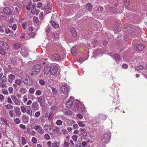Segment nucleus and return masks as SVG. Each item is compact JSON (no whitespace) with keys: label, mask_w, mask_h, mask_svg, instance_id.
I'll list each match as a JSON object with an SVG mask.
<instances>
[{"label":"nucleus","mask_w":147,"mask_h":147,"mask_svg":"<svg viewBox=\"0 0 147 147\" xmlns=\"http://www.w3.org/2000/svg\"><path fill=\"white\" fill-rule=\"evenodd\" d=\"M41 68V65L39 64H36L34 65L32 69L31 74L34 75L39 73Z\"/></svg>","instance_id":"obj_1"},{"label":"nucleus","mask_w":147,"mask_h":147,"mask_svg":"<svg viewBox=\"0 0 147 147\" xmlns=\"http://www.w3.org/2000/svg\"><path fill=\"white\" fill-rule=\"evenodd\" d=\"M69 89L67 86L65 85L61 86L59 90L61 93L62 94H65L68 93Z\"/></svg>","instance_id":"obj_2"},{"label":"nucleus","mask_w":147,"mask_h":147,"mask_svg":"<svg viewBox=\"0 0 147 147\" xmlns=\"http://www.w3.org/2000/svg\"><path fill=\"white\" fill-rule=\"evenodd\" d=\"M111 136L109 134H104L101 137L102 141L105 144L108 143L110 140Z\"/></svg>","instance_id":"obj_3"},{"label":"nucleus","mask_w":147,"mask_h":147,"mask_svg":"<svg viewBox=\"0 0 147 147\" xmlns=\"http://www.w3.org/2000/svg\"><path fill=\"white\" fill-rule=\"evenodd\" d=\"M44 13L46 14L49 13L51 12L52 10L51 5L49 3H46L44 6Z\"/></svg>","instance_id":"obj_4"},{"label":"nucleus","mask_w":147,"mask_h":147,"mask_svg":"<svg viewBox=\"0 0 147 147\" xmlns=\"http://www.w3.org/2000/svg\"><path fill=\"white\" fill-rule=\"evenodd\" d=\"M0 48L5 50H7L9 49L7 44L3 41H0Z\"/></svg>","instance_id":"obj_5"},{"label":"nucleus","mask_w":147,"mask_h":147,"mask_svg":"<svg viewBox=\"0 0 147 147\" xmlns=\"http://www.w3.org/2000/svg\"><path fill=\"white\" fill-rule=\"evenodd\" d=\"M36 99L40 103L41 106H42L44 105L45 100V97L43 95L37 98Z\"/></svg>","instance_id":"obj_6"},{"label":"nucleus","mask_w":147,"mask_h":147,"mask_svg":"<svg viewBox=\"0 0 147 147\" xmlns=\"http://www.w3.org/2000/svg\"><path fill=\"white\" fill-rule=\"evenodd\" d=\"M74 99L73 97L71 96L70 97L66 103V106L68 108L70 107L71 106H72L73 102H74L73 101L72 99Z\"/></svg>","instance_id":"obj_7"},{"label":"nucleus","mask_w":147,"mask_h":147,"mask_svg":"<svg viewBox=\"0 0 147 147\" xmlns=\"http://www.w3.org/2000/svg\"><path fill=\"white\" fill-rule=\"evenodd\" d=\"M21 53L24 57H26L28 56V51L25 47L22 48L21 50Z\"/></svg>","instance_id":"obj_8"},{"label":"nucleus","mask_w":147,"mask_h":147,"mask_svg":"<svg viewBox=\"0 0 147 147\" xmlns=\"http://www.w3.org/2000/svg\"><path fill=\"white\" fill-rule=\"evenodd\" d=\"M58 71L57 67L56 66H52L50 67V73L52 75L57 74Z\"/></svg>","instance_id":"obj_9"},{"label":"nucleus","mask_w":147,"mask_h":147,"mask_svg":"<svg viewBox=\"0 0 147 147\" xmlns=\"http://www.w3.org/2000/svg\"><path fill=\"white\" fill-rule=\"evenodd\" d=\"M126 30L127 31V33L129 35H131L132 33L136 32L135 29L134 28H132L130 27H127L126 28Z\"/></svg>","instance_id":"obj_10"},{"label":"nucleus","mask_w":147,"mask_h":147,"mask_svg":"<svg viewBox=\"0 0 147 147\" xmlns=\"http://www.w3.org/2000/svg\"><path fill=\"white\" fill-rule=\"evenodd\" d=\"M43 71L45 74L48 75L50 72V67L48 65H46L44 67Z\"/></svg>","instance_id":"obj_11"},{"label":"nucleus","mask_w":147,"mask_h":147,"mask_svg":"<svg viewBox=\"0 0 147 147\" xmlns=\"http://www.w3.org/2000/svg\"><path fill=\"white\" fill-rule=\"evenodd\" d=\"M3 10L5 15H9L12 14V11L11 9L8 7L4 8Z\"/></svg>","instance_id":"obj_12"},{"label":"nucleus","mask_w":147,"mask_h":147,"mask_svg":"<svg viewBox=\"0 0 147 147\" xmlns=\"http://www.w3.org/2000/svg\"><path fill=\"white\" fill-rule=\"evenodd\" d=\"M15 76L13 74H9L8 76V81L9 82H12L15 79Z\"/></svg>","instance_id":"obj_13"},{"label":"nucleus","mask_w":147,"mask_h":147,"mask_svg":"<svg viewBox=\"0 0 147 147\" xmlns=\"http://www.w3.org/2000/svg\"><path fill=\"white\" fill-rule=\"evenodd\" d=\"M32 110L34 111H36L38 109V105L37 103L35 102H33L31 106Z\"/></svg>","instance_id":"obj_14"},{"label":"nucleus","mask_w":147,"mask_h":147,"mask_svg":"<svg viewBox=\"0 0 147 147\" xmlns=\"http://www.w3.org/2000/svg\"><path fill=\"white\" fill-rule=\"evenodd\" d=\"M136 47L138 51H142L144 49L145 46L142 44H138L136 45Z\"/></svg>","instance_id":"obj_15"},{"label":"nucleus","mask_w":147,"mask_h":147,"mask_svg":"<svg viewBox=\"0 0 147 147\" xmlns=\"http://www.w3.org/2000/svg\"><path fill=\"white\" fill-rule=\"evenodd\" d=\"M51 58L53 59L57 60L60 59L61 57L59 55L55 54L52 55Z\"/></svg>","instance_id":"obj_16"},{"label":"nucleus","mask_w":147,"mask_h":147,"mask_svg":"<svg viewBox=\"0 0 147 147\" xmlns=\"http://www.w3.org/2000/svg\"><path fill=\"white\" fill-rule=\"evenodd\" d=\"M51 24L53 27L55 28H57L59 27V24L55 22L53 20H51Z\"/></svg>","instance_id":"obj_17"},{"label":"nucleus","mask_w":147,"mask_h":147,"mask_svg":"<svg viewBox=\"0 0 147 147\" xmlns=\"http://www.w3.org/2000/svg\"><path fill=\"white\" fill-rule=\"evenodd\" d=\"M70 31L73 36L74 37H76L77 36V34L76 30L74 28H70Z\"/></svg>","instance_id":"obj_18"},{"label":"nucleus","mask_w":147,"mask_h":147,"mask_svg":"<svg viewBox=\"0 0 147 147\" xmlns=\"http://www.w3.org/2000/svg\"><path fill=\"white\" fill-rule=\"evenodd\" d=\"M26 111L27 113L30 116H32V110L30 106H27V110Z\"/></svg>","instance_id":"obj_19"},{"label":"nucleus","mask_w":147,"mask_h":147,"mask_svg":"<svg viewBox=\"0 0 147 147\" xmlns=\"http://www.w3.org/2000/svg\"><path fill=\"white\" fill-rule=\"evenodd\" d=\"M22 79L24 83L28 85H31L32 84V83L30 81V79L29 80V82L28 81V79L26 78H25L24 79L23 78Z\"/></svg>","instance_id":"obj_20"},{"label":"nucleus","mask_w":147,"mask_h":147,"mask_svg":"<svg viewBox=\"0 0 147 147\" xmlns=\"http://www.w3.org/2000/svg\"><path fill=\"white\" fill-rule=\"evenodd\" d=\"M85 6L86 9L87 10V11H92V5L90 4L87 3Z\"/></svg>","instance_id":"obj_21"},{"label":"nucleus","mask_w":147,"mask_h":147,"mask_svg":"<svg viewBox=\"0 0 147 147\" xmlns=\"http://www.w3.org/2000/svg\"><path fill=\"white\" fill-rule=\"evenodd\" d=\"M72 106L73 107V110L75 111H76L78 110L79 108V106L75 102H73Z\"/></svg>","instance_id":"obj_22"},{"label":"nucleus","mask_w":147,"mask_h":147,"mask_svg":"<svg viewBox=\"0 0 147 147\" xmlns=\"http://www.w3.org/2000/svg\"><path fill=\"white\" fill-rule=\"evenodd\" d=\"M1 121H2L5 124V126L6 127H9V125L8 123H7V120L3 118V117H1Z\"/></svg>","instance_id":"obj_23"},{"label":"nucleus","mask_w":147,"mask_h":147,"mask_svg":"<svg viewBox=\"0 0 147 147\" xmlns=\"http://www.w3.org/2000/svg\"><path fill=\"white\" fill-rule=\"evenodd\" d=\"M64 114L66 115H70L72 114L71 111L69 110L66 109L64 110Z\"/></svg>","instance_id":"obj_24"},{"label":"nucleus","mask_w":147,"mask_h":147,"mask_svg":"<svg viewBox=\"0 0 147 147\" xmlns=\"http://www.w3.org/2000/svg\"><path fill=\"white\" fill-rule=\"evenodd\" d=\"M7 81V78L6 76H4L1 78H0V84L3 82H5Z\"/></svg>","instance_id":"obj_25"},{"label":"nucleus","mask_w":147,"mask_h":147,"mask_svg":"<svg viewBox=\"0 0 147 147\" xmlns=\"http://www.w3.org/2000/svg\"><path fill=\"white\" fill-rule=\"evenodd\" d=\"M114 60L115 61L116 63H118L120 59V57L119 54H116L115 55H114Z\"/></svg>","instance_id":"obj_26"},{"label":"nucleus","mask_w":147,"mask_h":147,"mask_svg":"<svg viewBox=\"0 0 147 147\" xmlns=\"http://www.w3.org/2000/svg\"><path fill=\"white\" fill-rule=\"evenodd\" d=\"M16 109V115L17 116H20L21 115V113L20 111V108L18 107H17Z\"/></svg>","instance_id":"obj_27"},{"label":"nucleus","mask_w":147,"mask_h":147,"mask_svg":"<svg viewBox=\"0 0 147 147\" xmlns=\"http://www.w3.org/2000/svg\"><path fill=\"white\" fill-rule=\"evenodd\" d=\"M26 90L25 88L22 87L20 89L19 92L22 94H24L26 92Z\"/></svg>","instance_id":"obj_28"},{"label":"nucleus","mask_w":147,"mask_h":147,"mask_svg":"<svg viewBox=\"0 0 147 147\" xmlns=\"http://www.w3.org/2000/svg\"><path fill=\"white\" fill-rule=\"evenodd\" d=\"M5 32L6 34H13V32L12 31H11L8 28H6L5 30Z\"/></svg>","instance_id":"obj_29"},{"label":"nucleus","mask_w":147,"mask_h":147,"mask_svg":"<svg viewBox=\"0 0 147 147\" xmlns=\"http://www.w3.org/2000/svg\"><path fill=\"white\" fill-rule=\"evenodd\" d=\"M44 128L45 130H47L48 129L49 130H51V126L50 125L45 124L44 126Z\"/></svg>","instance_id":"obj_30"},{"label":"nucleus","mask_w":147,"mask_h":147,"mask_svg":"<svg viewBox=\"0 0 147 147\" xmlns=\"http://www.w3.org/2000/svg\"><path fill=\"white\" fill-rule=\"evenodd\" d=\"M52 29V28L49 27V26H47L46 28V32L47 35L48 34L51 32Z\"/></svg>","instance_id":"obj_31"},{"label":"nucleus","mask_w":147,"mask_h":147,"mask_svg":"<svg viewBox=\"0 0 147 147\" xmlns=\"http://www.w3.org/2000/svg\"><path fill=\"white\" fill-rule=\"evenodd\" d=\"M23 121L25 123H27L28 122L29 119L28 118L24 115L22 116Z\"/></svg>","instance_id":"obj_32"},{"label":"nucleus","mask_w":147,"mask_h":147,"mask_svg":"<svg viewBox=\"0 0 147 147\" xmlns=\"http://www.w3.org/2000/svg\"><path fill=\"white\" fill-rule=\"evenodd\" d=\"M20 101L18 98H17L14 100V103L16 105L19 106L20 105Z\"/></svg>","instance_id":"obj_33"},{"label":"nucleus","mask_w":147,"mask_h":147,"mask_svg":"<svg viewBox=\"0 0 147 147\" xmlns=\"http://www.w3.org/2000/svg\"><path fill=\"white\" fill-rule=\"evenodd\" d=\"M38 82L40 84L41 86H44L45 85V81L42 79L39 80Z\"/></svg>","instance_id":"obj_34"},{"label":"nucleus","mask_w":147,"mask_h":147,"mask_svg":"<svg viewBox=\"0 0 147 147\" xmlns=\"http://www.w3.org/2000/svg\"><path fill=\"white\" fill-rule=\"evenodd\" d=\"M54 116V113L52 112L49 113V116L48 117V119L49 121L51 120Z\"/></svg>","instance_id":"obj_35"},{"label":"nucleus","mask_w":147,"mask_h":147,"mask_svg":"<svg viewBox=\"0 0 147 147\" xmlns=\"http://www.w3.org/2000/svg\"><path fill=\"white\" fill-rule=\"evenodd\" d=\"M22 81L20 79L16 80L15 81V83L18 85L19 86L22 84Z\"/></svg>","instance_id":"obj_36"},{"label":"nucleus","mask_w":147,"mask_h":147,"mask_svg":"<svg viewBox=\"0 0 147 147\" xmlns=\"http://www.w3.org/2000/svg\"><path fill=\"white\" fill-rule=\"evenodd\" d=\"M143 68L144 67L142 65H139L135 67V69L138 71L142 70Z\"/></svg>","instance_id":"obj_37"},{"label":"nucleus","mask_w":147,"mask_h":147,"mask_svg":"<svg viewBox=\"0 0 147 147\" xmlns=\"http://www.w3.org/2000/svg\"><path fill=\"white\" fill-rule=\"evenodd\" d=\"M20 47L21 45L20 44L16 43L14 45V48L16 50L20 48Z\"/></svg>","instance_id":"obj_38"},{"label":"nucleus","mask_w":147,"mask_h":147,"mask_svg":"<svg viewBox=\"0 0 147 147\" xmlns=\"http://www.w3.org/2000/svg\"><path fill=\"white\" fill-rule=\"evenodd\" d=\"M109 10L114 13L116 12L117 9L115 7H113L110 8Z\"/></svg>","instance_id":"obj_39"},{"label":"nucleus","mask_w":147,"mask_h":147,"mask_svg":"<svg viewBox=\"0 0 147 147\" xmlns=\"http://www.w3.org/2000/svg\"><path fill=\"white\" fill-rule=\"evenodd\" d=\"M36 33L35 32H30L28 33V35L31 37L32 38H33L36 35Z\"/></svg>","instance_id":"obj_40"},{"label":"nucleus","mask_w":147,"mask_h":147,"mask_svg":"<svg viewBox=\"0 0 147 147\" xmlns=\"http://www.w3.org/2000/svg\"><path fill=\"white\" fill-rule=\"evenodd\" d=\"M60 145V144L57 142L53 143L52 144V147H58V146Z\"/></svg>","instance_id":"obj_41"},{"label":"nucleus","mask_w":147,"mask_h":147,"mask_svg":"<svg viewBox=\"0 0 147 147\" xmlns=\"http://www.w3.org/2000/svg\"><path fill=\"white\" fill-rule=\"evenodd\" d=\"M9 61L11 64H12L13 65H15L16 63V60L15 59V58H12Z\"/></svg>","instance_id":"obj_42"},{"label":"nucleus","mask_w":147,"mask_h":147,"mask_svg":"<svg viewBox=\"0 0 147 147\" xmlns=\"http://www.w3.org/2000/svg\"><path fill=\"white\" fill-rule=\"evenodd\" d=\"M98 116V118L102 119H104V118H105L107 117V116L104 115L102 114L99 115Z\"/></svg>","instance_id":"obj_43"},{"label":"nucleus","mask_w":147,"mask_h":147,"mask_svg":"<svg viewBox=\"0 0 147 147\" xmlns=\"http://www.w3.org/2000/svg\"><path fill=\"white\" fill-rule=\"evenodd\" d=\"M5 107L6 109H13V107L10 104H8L5 106Z\"/></svg>","instance_id":"obj_44"},{"label":"nucleus","mask_w":147,"mask_h":147,"mask_svg":"<svg viewBox=\"0 0 147 147\" xmlns=\"http://www.w3.org/2000/svg\"><path fill=\"white\" fill-rule=\"evenodd\" d=\"M78 136L76 135H74L72 136L71 138L75 142H76L78 139Z\"/></svg>","instance_id":"obj_45"},{"label":"nucleus","mask_w":147,"mask_h":147,"mask_svg":"<svg viewBox=\"0 0 147 147\" xmlns=\"http://www.w3.org/2000/svg\"><path fill=\"white\" fill-rule=\"evenodd\" d=\"M130 3L129 0H125L124 2V5L125 7H127Z\"/></svg>","instance_id":"obj_46"},{"label":"nucleus","mask_w":147,"mask_h":147,"mask_svg":"<svg viewBox=\"0 0 147 147\" xmlns=\"http://www.w3.org/2000/svg\"><path fill=\"white\" fill-rule=\"evenodd\" d=\"M2 93L5 95H7L8 94V92L7 90L5 89H2L1 90Z\"/></svg>","instance_id":"obj_47"},{"label":"nucleus","mask_w":147,"mask_h":147,"mask_svg":"<svg viewBox=\"0 0 147 147\" xmlns=\"http://www.w3.org/2000/svg\"><path fill=\"white\" fill-rule=\"evenodd\" d=\"M10 28H11L14 30H16L17 28V25L16 24H14L13 25H10Z\"/></svg>","instance_id":"obj_48"},{"label":"nucleus","mask_w":147,"mask_h":147,"mask_svg":"<svg viewBox=\"0 0 147 147\" xmlns=\"http://www.w3.org/2000/svg\"><path fill=\"white\" fill-rule=\"evenodd\" d=\"M63 121L60 120H57L56 122V124L58 125H62Z\"/></svg>","instance_id":"obj_49"},{"label":"nucleus","mask_w":147,"mask_h":147,"mask_svg":"<svg viewBox=\"0 0 147 147\" xmlns=\"http://www.w3.org/2000/svg\"><path fill=\"white\" fill-rule=\"evenodd\" d=\"M71 54L73 55H75L76 53V51L74 50V48H72L71 49Z\"/></svg>","instance_id":"obj_50"},{"label":"nucleus","mask_w":147,"mask_h":147,"mask_svg":"<svg viewBox=\"0 0 147 147\" xmlns=\"http://www.w3.org/2000/svg\"><path fill=\"white\" fill-rule=\"evenodd\" d=\"M35 91V89L33 88H30L29 89V92L31 94L34 93Z\"/></svg>","instance_id":"obj_51"},{"label":"nucleus","mask_w":147,"mask_h":147,"mask_svg":"<svg viewBox=\"0 0 147 147\" xmlns=\"http://www.w3.org/2000/svg\"><path fill=\"white\" fill-rule=\"evenodd\" d=\"M40 115V111H38L35 113L34 114V116L36 118L38 117Z\"/></svg>","instance_id":"obj_52"},{"label":"nucleus","mask_w":147,"mask_h":147,"mask_svg":"<svg viewBox=\"0 0 147 147\" xmlns=\"http://www.w3.org/2000/svg\"><path fill=\"white\" fill-rule=\"evenodd\" d=\"M20 108L22 112L23 113H25L26 112V108L24 107L23 106H21L20 107Z\"/></svg>","instance_id":"obj_53"},{"label":"nucleus","mask_w":147,"mask_h":147,"mask_svg":"<svg viewBox=\"0 0 147 147\" xmlns=\"http://www.w3.org/2000/svg\"><path fill=\"white\" fill-rule=\"evenodd\" d=\"M53 35L54 37L55 38L58 39L59 38L58 34L56 32H53Z\"/></svg>","instance_id":"obj_54"},{"label":"nucleus","mask_w":147,"mask_h":147,"mask_svg":"<svg viewBox=\"0 0 147 147\" xmlns=\"http://www.w3.org/2000/svg\"><path fill=\"white\" fill-rule=\"evenodd\" d=\"M38 131L39 134L41 135L43 134L44 133V130L42 127H41V128H40V129L38 130Z\"/></svg>","instance_id":"obj_55"},{"label":"nucleus","mask_w":147,"mask_h":147,"mask_svg":"<svg viewBox=\"0 0 147 147\" xmlns=\"http://www.w3.org/2000/svg\"><path fill=\"white\" fill-rule=\"evenodd\" d=\"M31 11L33 14H35L36 12H38V10H36V9H31Z\"/></svg>","instance_id":"obj_56"},{"label":"nucleus","mask_w":147,"mask_h":147,"mask_svg":"<svg viewBox=\"0 0 147 147\" xmlns=\"http://www.w3.org/2000/svg\"><path fill=\"white\" fill-rule=\"evenodd\" d=\"M3 50L0 48V54L2 55H4L5 54V52Z\"/></svg>","instance_id":"obj_57"},{"label":"nucleus","mask_w":147,"mask_h":147,"mask_svg":"<svg viewBox=\"0 0 147 147\" xmlns=\"http://www.w3.org/2000/svg\"><path fill=\"white\" fill-rule=\"evenodd\" d=\"M78 123L79 126L80 127H84L85 125L81 121H79L78 122Z\"/></svg>","instance_id":"obj_58"},{"label":"nucleus","mask_w":147,"mask_h":147,"mask_svg":"<svg viewBox=\"0 0 147 147\" xmlns=\"http://www.w3.org/2000/svg\"><path fill=\"white\" fill-rule=\"evenodd\" d=\"M14 122L16 124H18L20 123V120L18 118H16L14 119Z\"/></svg>","instance_id":"obj_59"},{"label":"nucleus","mask_w":147,"mask_h":147,"mask_svg":"<svg viewBox=\"0 0 147 147\" xmlns=\"http://www.w3.org/2000/svg\"><path fill=\"white\" fill-rule=\"evenodd\" d=\"M103 10V8L100 6H99L98 9V11L99 13H101L102 11Z\"/></svg>","instance_id":"obj_60"},{"label":"nucleus","mask_w":147,"mask_h":147,"mask_svg":"<svg viewBox=\"0 0 147 147\" xmlns=\"http://www.w3.org/2000/svg\"><path fill=\"white\" fill-rule=\"evenodd\" d=\"M32 141L34 144H36L37 143V139L36 138L34 137H32Z\"/></svg>","instance_id":"obj_61"},{"label":"nucleus","mask_w":147,"mask_h":147,"mask_svg":"<svg viewBox=\"0 0 147 147\" xmlns=\"http://www.w3.org/2000/svg\"><path fill=\"white\" fill-rule=\"evenodd\" d=\"M22 143L23 145H25L26 144V141L25 138L24 137H22Z\"/></svg>","instance_id":"obj_62"},{"label":"nucleus","mask_w":147,"mask_h":147,"mask_svg":"<svg viewBox=\"0 0 147 147\" xmlns=\"http://www.w3.org/2000/svg\"><path fill=\"white\" fill-rule=\"evenodd\" d=\"M79 136L81 137H86L87 136V133L86 132H84L81 134L79 135Z\"/></svg>","instance_id":"obj_63"},{"label":"nucleus","mask_w":147,"mask_h":147,"mask_svg":"<svg viewBox=\"0 0 147 147\" xmlns=\"http://www.w3.org/2000/svg\"><path fill=\"white\" fill-rule=\"evenodd\" d=\"M44 137L47 140H49L50 139V136L48 134H45L44 136Z\"/></svg>","instance_id":"obj_64"}]
</instances>
